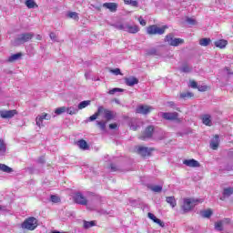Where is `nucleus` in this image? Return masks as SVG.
<instances>
[{
	"mask_svg": "<svg viewBox=\"0 0 233 233\" xmlns=\"http://www.w3.org/2000/svg\"><path fill=\"white\" fill-rule=\"evenodd\" d=\"M178 114L177 112H173V113H163L162 114V117L163 119H167L168 121H176V119H177L178 117Z\"/></svg>",
	"mask_w": 233,
	"mask_h": 233,
	"instance_id": "12",
	"label": "nucleus"
},
{
	"mask_svg": "<svg viewBox=\"0 0 233 233\" xmlns=\"http://www.w3.org/2000/svg\"><path fill=\"white\" fill-rule=\"evenodd\" d=\"M177 136H183L181 133H177Z\"/></svg>",
	"mask_w": 233,
	"mask_h": 233,
	"instance_id": "59",
	"label": "nucleus"
},
{
	"mask_svg": "<svg viewBox=\"0 0 233 233\" xmlns=\"http://www.w3.org/2000/svg\"><path fill=\"white\" fill-rule=\"evenodd\" d=\"M116 92H125V89L119 88V87H115V88H113V89H110V90L108 91V94H109L110 96H114V94H116Z\"/></svg>",
	"mask_w": 233,
	"mask_h": 233,
	"instance_id": "41",
	"label": "nucleus"
},
{
	"mask_svg": "<svg viewBox=\"0 0 233 233\" xmlns=\"http://www.w3.org/2000/svg\"><path fill=\"white\" fill-rule=\"evenodd\" d=\"M36 39H37L38 41H41V39H43V36H41V35H36Z\"/></svg>",
	"mask_w": 233,
	"mask_h": 233,
	"instance_id": "57",
	"label": "nucleus"
},
{
	"mask_svg": "<svg viewBox=\"0 0 233 233\" xmlns=\"http://www.w3.org/2000/svg\"><path fill=\"white\" fill-rule=\"evenodd\" d=\"M25 6H27V8H37V4H35V0H26Z\"/></svg>",
	"mask_w": 233,
	"mask_h": 233,
	"instance_id": "33",
	"label": "nucleus"
},
{
	"mask_svg": "<svg viewBox=\"0 0 233 233\" xmlns=\"http://www.w3.org/2000/svg\"><path fill=\"white\" fill-rule=\"evenodd\" d=\"M38 163H45V157H40L39 159H38Z\"/></svg>",
	"mask_w": 233,
	"mask_h": 233,
	"instance_id": "56",
	"label": "nucleus"
},
{
	"mask_svg": "<svg viewBox=\"0 0 233 233\" xmlns=\"http://www.w3.org/2000/svg\"><path fill=\"white\" fill-rule=\"evenodd\" d=\"M49 37L51 41H54L55 43H59V38H57V35H56V33H50Z\"/></svg>",
	"mask_w": 233,
	"mask_h": 233,
	"instance_id": "44",
	"label": "nucleus"
},
{
	"mask_svg": "<svg viewBox=\"0 0 233 233\" xmlns=\"http://www.w3.org/2000/svg\"><path fill=\"white\" fill-rule=\"evenodd\" d=\"M225 224V220H220L218 222L215 223V229L218 232H221L223 230V225Z\"/></svg>",
	"mask_w": 233,
	"mask_h": 233,
	"instance_id": "35",
	"label": "nucleus"
},
{
	"mask_svg": "<svg viewBox=\"0 0 233 233\" xmlns=\"http://www.w3.org/2000/svg\"><path fill=\"white\" fill-rule=\"evenodd\" d=\"M65 112H66V106L57 107L55 110V114H56V116H61V114H65Z\"/></svg>",
	"mask_w": 233,
	"mask_h": 233,
	"instance_id": "40",
	"label": "nucleus"
},
{
	"mask_svg": "<svg viewBox=\"0 0 233 233\" xmlns=\"http://www.w3.org/2000/svg\"><path fill=\"white\" fill-rule=\"evenodd\" d=\"M218 147H219V136L216 135L215 137L210 142V148H212V150H218Z\"/></svg>",
	"mask_w": 233,
	"mask_h": 233,
	"instance_id": "18",
	"label": "nucleus"
},
{
	"mask_svg": "<svg viewBox=\"0 0 233 233\" xmlns=\"http://www.w3.org/2000/svg\"><path fill=\"white\" fill-rule=\"evenodd\" d=\"M189 86L191 87V88H198V83L196 82V81H190L189 82Z\"/></svg>",
	"mask_w": 233,
	"mask_h": 233,
	"instance_id": "51",
	"label": "nucleus"
},
{
	"mask_svg": "<svg viewBox=\"0 0 233 233\" xmlns=\"http://www.w3.org/2000/svg\"><path fill=\"white\" fill-rule=\"evenodd\" d=\"M50 201H52V203H60L61 198H59L57 195H51Z\"/></svg>",
	"mask_w": 233,
	"mask_h": 233,
	"instance_id": "42",
	"label": "nucleus"
},
{
	"mask_svg": "<svg viewBox=\"0 0 233 233\" xmlns=\"http://www.w3.org/2000/svg\"><path fill=\"white\" fill-rule=\"evenodd\" d=\"M14 116H17V110H15V109L0 111V116L3 119H12V117H14Z\"/></svg>",
	"mask_w": 233,
	"mask_h": 233,
	"instance_id": "7",
	"label": "nucleus"
},
{
	"mask_svg": "<svg viewBox=\"0 0 233 233\" xmlns=\"http://www.w3.org/2000/svg\"><path fill=\"white\" fill-rule=\"evenodd\" d=\"M43 121H45V114L44 113L41 116H36V118H35L36 126L39 127H43Z\"/></svg>",
	"mask_w": 233,
	"mask_h": 233,
	"instance_id": "28",
	"label": "nucleus"
},
{
	"mask_svg": "<svg viewBox=\"0 0 233 233\" xmlns=\"http://www.w3.org/2000/svg\"><path fill=\"white\" fill-rule=\"evenodd\" d=\"M125 5H131V6H137L138 3L136 0H124Z\"/></svg>",
	"mask_w": 233,
	"mask_h": 233,
	"instance_id": "43",
	"label": "nucleus"
},
{
	"mask_svg": "<svg viewBox=\"0 0 233 233\" xmlns=\"http://www.w3.org/2000/svg\"><path fill=\"white\" fill-rule=\"evenodd\" d=\"M111 169L116 172V167H114V165H111Z\"/></svg>",
	"mask_w": 233,
	"mask_h": 233,
	"instance_id": "58",
	"label": "nucleus"
},
{
	"mask_svg": "<svg viewBox=\"0 0 233 233\" xmlns=\"http://www.w3.org/2000/svg\"><path fill=\"white\" fill-rule=\"evenodd\" d=\"M233 194V187H226L223 190V196L224 198H230V196H232Z\"/></svg>",
	"mask_w": 233,
	"mask_h": 233,
	"instance_id": "30",
	"label": "nucleus"
},
{
	"mask_svg": "<svg viewBox=\"0 0 233 233\" xmlns=\"http://www.w3.org/2000/svg\"><path fill=\"white\" fill-rule=\"evenodd\" d=\"M22 228L26 230H35L37 228V218L31 217L24 221L22 224Z\"/></svg>",
	"mask_w": 233,
	"mask_h": 233,
	"instance_id": "4",
	"label": "nucleus"
},
{
	"mask_svg": "<svg viewBox=\"0 0 233 233\" xmlns=\"http://www.w3.org/2000/svg\"><path fill=\"white\" fill-rule=\"evenodd\" d=\"M166 43H168L170 46H179V45H183L185 43V40L181 38H174L173 34H169L165 38Z\"/></svg>",
	"mask_w": 233,
	"mask_h": 233,
	"instance_id": "5",
	"label": "nucleus"
},
{
	"mask_svg": "<svg viewBox=\"0 0 233 233\" xmlns=\"http://www.w3.org/2000/svg\"><path fill=\"white\" fill-rule=\"evenodd\" d=\"M101 114H103V106H100L97 108V112H96L93 116L89 117V121H96V119L99 117Z\"/></svg>",
	"mask_w": 233,
	"mask_h": 233,
	"instance_id": "21",
	"label": "nucleus"
},
{
	"mask_svg": "<svg viewBox=\"0 0 233 233\" xmlns=\"http://www.w3.org/2000/svg\"><path fill=\"white\" fill-rule=\"evenodd\" d=\"M167 105L170 108H176V103H174V101L167 102Z\"/></svg>",
	"mask_w": 233,
	"mask_h": 233,
	"instance_id": "53",
	"label": "nucleus"
},
{
	"mask_svg": "<svg viewBox=\"0 0 233 233\" xmlns=\"http://www.w3.org/2000/svg\"><path fill=\"white\" fill-rule=\"evenodd\" d=\"M34 37V33H23L18 35L14 42V46H19V45H25V43H28Z\"/></svg>",
	"mask_w": 233,
	"mask_h": 233,
	"instance_id": "1",
	"label": "nucleus"
},
{
	"mask_svg": "<svg viewBox=\"0 0 233 233\" xmlns=\"http://www.w3.org/2000/svg\"><path fill=\"white\" fill-rule=\"evenodd\" d=\"M66 111L67 112V114H69V116H74L77 114V112H79V109L78 107H76V106H70V107H67Z\"/></svg>",
	"mask_w": 233,
	"mask_h": 233,
	"instance_id": "27",
	"label": "nucleus"
},
{
	"mask_svg": "<svg viewBox=\"0 0 233 233\" xmlns=\"http://www.w3.org/2000/svg\"><path fill=\"white\" fill-rule=\"evenodd\" d=\"M75 202L77 203L78 205H86L88 203V200H86V198L83 196L81 193H76L75 195Z\"/></svg>",
	"mask_w": 233,
	"mask_h": 233,
	"instance_id": "11",
	"label": "nucleus"
},
{
	"mask_svg": "<svg viewBox=\"0 0 233 233\" xmlns=\"http://www.w3.org/2000/svg\"><path fill=\"white\" fill-rule=\"evenodd\" d=\"M202 123L206 127H212V116L208 114L202 116Z\"/></svg>",
	"mask_w": 233,
	"mask_h": 233,
	"instance_id": "17",
	"label": "nucleus"
},
{
	"mask_svg": "<svg viewBox=\"0 0 233 233\" xmlns=\"http://www.w3.org/2000/svg\"><path fill=\"white\" fill-rule=\"evenodd\" d=\"M133 130H136V127H132Z\"/></svg>",
	"mask_w": 233,
	"mask_h": 233,
	"instance_id": "60",
	"label": "nucleus"
},
{
	"mask_svg": "<svg viewBox=\"0 0 233 233\" xmlns=\"http://www.w3.org/2000/svg\"><path fill=\"white\" fill-rule=\"evenodd\" d=\"M77 147H79L81 150H88V143H86L84 139L77 142Z\"/></svg>",
	"mask_w": 233,
	"mask_h": 233,
	"instance_id": "26",
	"label": "nucleus"
},
{
	"mask_svg": "<svg viewBox=\"0 0 233 233\" xmlns=\"http://www.w3.org/2000/svg\"><path fill=\"white\" fill-rule=\"evenodd\" d=\"M6 154V143L5 140L0 139V156H5Z\"/></svg>",
	"mask_w": 233,
	"mask_h": 233,
	"instance_id": "23",
	"label": "nucleus"
},
{
	"mask_svg": "<svg viewBox=\"0 0 233 233\" xmlns=\"http://www.w3.org/2000/svg\"><path fill=\"white\" fill-rule=\"evenodd\" d=\"M90 106V100H85L78 104V110H83V108H86V106Z\"/></svg>",
	"mask_w": 233,
	"mask_h": 233,
	"instance_id": "31",
	"label": "nucleus"
},
{
	"mask_svg": "<svg viewBox=\"0 0 233 233\" xmlns=\"http://www.w3.org/2000/svg\"><path fill=\"white\" fill-rule=\"evenodd\" d=\"M109 128L111 129V130H116V128H117V124H110L109 125Z\"/></svg>",
	"mask_w": 233,
	"mask_h": 233,
	"instance_id": "54",
	"label": "nucleus"
},
{
	"mask_svg": "<svg viewBox=\"0 0 233 233\" xmlns=\"http://www.w3.org/2000/svg\"><path fill=\"white\" fill-rule=\"evenodd\" d=\"M181 72H184L185 74H188V72H192V68L190 66L185 65L180 68Z\"/></svg>",
	"mask_w": 233,
	"mask_h": 233,
	"instance_id": "45",
	"label": "nucleus"
},
{
	"mask_svg": "<svg viewBox=\"0 0 233 233\" xmlns=\"http://www.w3.org/2000/svg\"><path fill=\"white\" fill-rule=\"evenodd\" d=\"M138 22L140 23V25H141L142 26H147V21H146L145 19H143L142 16H139V17H138Z\"/></svg>",
	"mask_w": 233,
	"mask_h": 233,
	"instance_id": "48",
	"label": "nucleus"
},
{
	"mask_svg": "<svg viewBox=\"0 0 233 233\" xmlns=\"http://www.w3.org/2000/svg\"><path fill=\"white\" fill-rule=\"evenodd\" d=\"M151 190L153 192H161V190H163V187H161V186H153V187H151Z\"/></svg>",
	"mask_w": 233,
	"mask_h": 233,
	"instance_id": "47",
	"label": "nucleus"
},
{
	"mask_svg": "<svg viewBox=\"0 0 233 233\" xmlns=\"http://www.w3.org/2000/svg\"><path fill=\"white\" fill-rule=\"evenodd\" d=\"M186 22L187 25H190V26H195V25H198V22L194 18H187Z\"/></svg>",
	"mask_w": 233,
	"mask_h": 233,
	"instance_id": "46",
	"label": "nucleus"
},
{
	"mask_svg": "<svg viewBox=\"0 0 233 233\" xmlns=\"http://www.w3.org/2000/svg\"><path fill=\"white\" fill-rule=\"evenodd\" d=\"M137 152L142 156L143 157H146V156H150V153L152 152V148L140 146L137 148Z\"/></svg>",
	"mask_w": 233,
	"mask_h": 233,
	"instance_id": "10",
	"label": "nucleus"
},
{
	"mask_svg": "<svg viewBox=\"0 0 233 233\" xmlns=\"http://www.w3.org/2000/svg\"><path fill=\"white\" fill-rule=\"evenodd\" d=\"M0 170H2V172H6V174H12V172H14V169H12V167L5 164H0Z\"/></svg>",
	"mask_w": 233,
	"mask_h": 233,
	"instance_id": "24",
	"label": "nucleus"
},
{
	"mask_svg": "<svg viewBox=\"0 0 233 233\" xmlns=\"http://www.w3.org/2000/svg\"><path fill=\"white\" fill-rule=\"evenodd\" d=\"M21 57H23V54L16 53V54L12 55L11 56H9L8 61H9V63H14V61H17V60L21 59Z\"/></svg>",
	"mask_w": 233,
	"mask_h": 233,
	"instance_id": "22",
	"label": "nucleus"
},
{
	"mask_svg": "<svg viewBox=\"0 0 233 233\" xmlns=\"http://www.w3.org/2000/svg\"><path fill=\"white\" fill-rule=\"evenodd\" d=\"M183 165H186V167H189L190 168H199L201 165L199 164V161L191 158V159H185L183 161Z\"/></svg>",
	"mask_w": 233,
	"mask_h": 233,
	"instance_id": "9",
	"label": "nucleus"
},
{
	"mask_svg": "<svg viewBox=\"0 0 233 233\" xmlns=\"http://www.w3.org/2000/svg\"><path fill=\"white\" fill-rule=\"evenodd\" d=\"M167 203H168V205H170L172 207V208H174V207H176L177 202H176V198L174 197H167L166 198Z\"/></svg>",
	"mask_w": 233,
	"mask_h": 233,
	"instance_id": "32",
	"label": "nucleus"
},
{
	"mask_svg": "<svg viewBox=\"0 0 233 233\" xmlns=\"http://www.w3.org/2000/svg\"><path fill=\"white\" fill-rule=\"evenodd\" d=\"M83 227L86 229L92 228V227H96V221H94V220H91V221L84 220L83 221Z\"/></svg>",
	"mask_w": 233,
	"mask_h": 233,
	"instance_id": "25",
	"label": "nucleus"
},
{
	"mask_svg": "<svg viewBox=\"0 0 233 233\" xmlns=\"http://www.w3.org/2000/svg\"><path fill=\"white\" fill-rule=\"evenodd\" d=\"M114 28H116V30H123V32H126L127 24H116L113 25Z\"/></svg>",
	"mask_w": 233,
	"mask_h": 233,
	"instance_id": "38",
	"label": "nucleus"
},
{
	"mask_svg": "<svg viewBox=\"0 0 233 233\" xmlns=\"http://www.w3.org/2000/svg\"><path fill=\"white\" fill-rule=\"evenodd\" d=\"M167 28H168L167 25L159 27L157 25H153L147 27V32L149 34V35H163Z\"/></svg>",
	"mask_w": 233,
	"mask_h": 233,
	"instance_id": "3",
	"label": "nucleus"
},
{
	"mask_svg": "<svg viewBox=\"0 0 233 233\" xmlns=\"http://www.w3.org/2000/svg\"><path fill=\"white\" fill-rule=\"evenodd\" d=\"M152 110H154L152 106L139 105L136 108V113L142 114V116H147V114H150Z\"/></svg>",
	"mask_w": 233,
	"mask_h": 233,
	"instance_id": "6",
	"label": "nucleus"
},
{
	"mask_svg": "<svg viewBox=\"0 0 233 233\" xmlns=\"http://www.w3.org/2000/svg\"><path fill=\"white\" fill-rule=\"evenodd\" d=\"M67 17H69V19H74L75 21H79V14L76 12L67 13Z\"/></svg>",
	"mask_w": 233,
	"mask_h": 233,
	"instance_id": "34",
	"label": "nucleus"
},
{
	"mask_svg": "<svg viewBox=\"0 0 233 233\" xmlns=\"http://www.w3.org/2000/svg\"><path fill=\"white\" fill-rule=\"evenodd\" d=\"M200 216L202 218H210V216H212V210L207 209V210L200 211Z\"/></svg>",
	"mask_w": 233,
	"mask_h": 233,
	"instance_id": "37",
	"label": "nucleus"
},
{
	"mask_svg": "<svg viewBox=\"0 0 233 233\" xmlns=\"http://www.w3.org/2000/svg\"><path fill=\"white\" fill-rule=\"evenodd\" d=\"M85 76H86V77L87 74L86 73Z\"/></svg>",
	"mask_w": 233,
	"mask_h": 233,
	"instance_id": "61",
	"label": "nucleus"
},
{
	"mask_svg": "<svg viewBox=\"0 0 233 233\" xmlns=\"http://www.w3.org/2000/svg\"><path fill=\"white\" fill-rule=\"evenodd\" d=\"M104 8H107L110 12H117V4L116 3H104Z\"/></svg>",
	"mask_w": 233,
	"mask_h": 233,
	"instance_id": "16",
	"label": "nucleus"
},
{
	"mask_svg": "<svg viewBox=\"0 0 233 233\" xmlns=\"http://www.w3.org/2000/svg\"><path fill=\"white\" fill-rule=\"evenodd\" d=\"M198 203H203V199L185 198L182 205V210L184 212H190V210H192V208H195Z\"/></svg>",
	"mask_w": 233,
	"mask_h": 233,
	"instance_id": "2",
	"label": "nucleus"
},
{
	"mask_svg": "<svg viewBox=\"0 0 233 233\" xmlns=\"http://www.w3.org/2000/svg\"><path fill=\"white\" fill-rule=\"evenodd\" d=\"M126 32H128V34H137V32H139V27L137 25L126 24Z\"/></svg>",
	"mask_w": 233,
	"mask_h": 233,
	"instance_id": "15",
	"label": "nucleus"
},
{
	"mask_svg": "<svg viewBox=\"0 0 233 233\" xmlns=\"http://www.w3.org/2000/svg\"><path fill=\"white\" fill-rule=\"evenodd\" d=\"M188 97H194V94L190 92L180 93V99H188Z\"/></svg>",
	"mask_w": 233,
	"mask_h": 233,
	"instance_id": "36",
	"label": "nucleus"
},
{
	"mask_svg": "<svg viewBox=\"0 0 233 233\" xmlns=\"http://www.w3.org/2000/svg\"><path fill=\"white\" fill-rule=\"evenodd\" d=\"M147 217L149 218V219L154 221V223H157V225H159V227H165V223H163V221H161V219L157 218L154 214L148 213Z\"/></svg>",
	"mask_w": 233,
	"mask_h": 233,
	"instance_id": "19",
	"label": "nucleus"
},
{
	"mask_svg": "<svg viewBox=\"0 0 233 233\" xmlns=\"http://www.w3.org/2000/svg\"><path fill=\"white\" fill-rule=\"evenodd\" d=\"M96 125H97V127H99L100 130H102L103 132H105L106 130V121L97 120Z\"/></svg>",
	"mask_w": 233,
	"mask_h": 233,
	"instance_id": "29",
	"label": "nucleus"
},
{
	"mask_svg": "<svg viewBox=\"0 0 233 233\" xmlns=\"http://www.w3.org/2000/svg\"><path fill=\"white\" fill-rule=\"evenodd\" d=\"M112 74H115V76H121V69L120 68H116L111 70Z\"/></svg>",
	"mask_w": 233,
	"mask_h": 233,
	"instance_id": "49",
	"label": "nucleus"
},
{
	"mask_svg": "<svg viewBox=\"0 0 233 233\" xmlns=\"http://www.w3.org/2000/svg\"><path fill=\"white\" fill-rule=\"evenodd\" d=\"M199 92H207V86H197Z\"/></svg>",
	"mask_w": 233,
	"mask_h": 233,
	"instance_id": "50",
	"label": "nucleus"
},
{
	"mask_svg": "<svg viewBox=\"0 0 233 233\" xmlns=\"http://www.w3.org/2000/svg\"><path fill=\"white\" fill-rule=\"evenodd\" d=\"M125 83L127 86H134L139 83V80L136 76H129L125 78Z\"/></svg>",
	"mask_w": 233,
	"mask_h": 233,
	"instance_id": "14",
	"label": "nucleus"
},
{
	"mask_svg": "<svg viewBox=\"0 0 233 233\" xmlns=\"http://www.w3.org/2000/svg\"><path fill=\"white\" fill-rule=\"evenodd\" d=\"M227 45H228V42L225 39L217 40L215 42V46H217V48L223 49L227 46Z\"/></svg>",
	"mask_w": 233,
	"mask_h": 233,
	"instance_id": "20",
	"label": "nucleus"
},
{
	"mask_svg": "<svg viewBox=\"0 0 233 233\" xmlns=\"http://www.w3.org/2000/svg\"><path fill=\"white\" fill-rule=\"evenodd\" d=\"M152 134H154V127L148 126L144 131L141 139H148L152 137Z\"/></svg>",
	"mask_w": 233,
	"mask_h": 233,
	"instance_id": "13",
	"label": "nucleus"
},
{
	"mask_svg": "<svg viewBox=\"0 0 233 233\" xmlns=\"http://www.w3.org/2000/svg\"><path fill=\"white\" fill-rule=\"evenodd\" d=\"M201 46H208L210 45V38H202L199 41Z\"/></svg>",
	"mask_w": 233,
	"mask_h": 233,
	"instance_id": "39",
	"label": "nucleus"
},
{
	"mask_svg": "<svg viewBox=\"0 0 233 233\" xmlns=\"http://www.w3.org/2000/svg\"><path fill=\"white\" fill-rule=\"evenodd\" d=\"M149 56H154L156 54V49H152L150 52L147 53Z\"/></svg>",
	"mask_w": 233,
	"mask_h": 233,
	"instance_id": "55",
	"label": "nucleus"
},
{
	"mask_svg": "<svg viewBox=\"0 0 233 233\" xmlns=\"http://www.w3.org/2000/svg\"><path fill=\"white\" fill-rule=\"evenodd\" d=\"M44 119H46V121H50V119H52V116H50L49 114L44 113Z\"/></svg>",
	"mask_w": 233,
	"mask_h": 233,
	"instance_id": "52",
	"label": "nucleus"
},
{
	"mask_svg": "<svg viewBox=\"0 0 233 233\" xmlns=\"http://www.w3.org/2000/svg\"><path fill=\"white\" fill-rule=\"evenodd\" d=\"M104 116V119H106V121H112V119L116 118V113L110 109H106L105 107L102 106V113Z\"/></svg>",
	"mask_w": 233,
	"mask_h": 233,
	"instance_id": "8",
	"label": "nucleus"
}]
</instances>
